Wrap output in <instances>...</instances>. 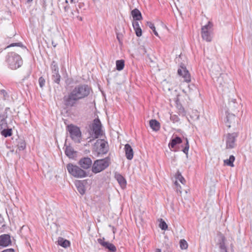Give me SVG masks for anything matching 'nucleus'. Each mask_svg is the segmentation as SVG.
<instances>
[{
    "mask_svg": "<svg viewBox=\"0 0 252 252\" xmlns=\"http://www.w3.org/2000/svg\"><path fill=\"white\" fill-rule=\"evenodd\" d=\"M9 109V108L6 107L3 113H0V131L2 130L3 128H5L7 127V123L6 121V119L7 118V112Z\"/></svg>",
    "mask_w": 252,
    "mask_h": 252,
    "instance_id": "9b49d317",
    "label": "nucleus"
},
{
    "mask_svg": "<svg viewBox=\"0 0 252 252\" xmlns=\"http://www.w3.org/2000/svg\"><path fill=\"white\" fill-rule=\"evenodd\" d=\"M26 144L25 140L19 139L17 144V147L19 151H23L26 148Z\"/></svg>",
    "mask_w": 252,
    "mask_h": 252,
    "instance_id": "cd10ccee",
    "label": "nucleus"
},
{
    "mask_svg": "<svg viewBox=\"0 0 252 252\" xmlns=\"http://www.w3.org/2000/svg\"><path fill=\"white\" fill-rule=\"evenodd\" d=\"M238 136V133L233 132L228 133L225 136L226 148L233 149L235 147L236 139Z\"/></svg>",
    "mask_w": 252,
    "mask_h": 252,
    "instance_id": "0eeeda50",
    "label": "nucleus"
},
{
    "mask_svg": "<svg viewBox=\"0 0 252 252\" xmlns=\"http://www.w3.org/2000/svg\"><path fill=\"white\" fill-rule=\"evenodd\" d=\"M135 34L138 37H140L142 35V32L141 28H137L134 29Z\"/></svg>",
    "mask_w": 252,
    "mask_h": 252,
    "instance_id": "37998d69",
    "label": "nucleus"
},
{
    "mask_svg": "<svg viewBox=\"0 0 252 252\" xmlns=\"http://www.w3.org/2000/svg\"><path fill=\"white\" fill-rule=\"evenodd\" d=\"M175 185L176 186V190L177 192H179L180 193H182L181 191V187L177 182V181H176L174 183Z\"/></svg>",
    "mask_w": 252,
    "mask_h": 252,
    "instance_id": "a19ab883",
    "label": "nucleus"
},
{
    "mask_svg": "<svg viewBox=\"0 0 252 252\" xmlns=\"http://www.w3.org/2000/svg\"><path fill=\"white\" fill-rule=\"evenodd\" d=\"M220 252H228L225 245V238L222 237L219 243Z\"/></svg>",
    "mask_w": 252,
    "mask_h": 252,
    "instance_id": "4be33fe9",
    "label": "nucleus"
},
{
    "mask_svg": "<svg viewBox=\"0 0 252 252\" xmlns=\"http://www.w3.org/2000/svg\"><path fill=\"white\" fill-rule=\"evenodd\" d=\"M226 76V75L225 74L223 73H220L219 77H217V82L221 86H223L224 84L225 83L224 81L223 80V79Z\"/></svg>",
    "mask_w": 252,
    "mask_h": 252,
    "instance_id": "c85d7f7f",
    "label": "nucleus"
},
{
    "mask_svg": "<svg viewBox=\"0 0 252 252\" xmlns=\"http://www.w3.org/2000/svg\"><path fill=\"white\" fill-rule=\"evenodd\" d=\"M180 247L182 250H186L188 248V244L186 240L182 239L180 241Z\"/></svg>",
    "mask_w": 252,
    "mask_h": 252,
    "instance_id": "72a5a7b5",
    "label": "nucleus"
},
{
    "mask_svg": "<svg viewBox=\"0 0 252 252\" xmlns=\"http://www.w3.org/2000/svg\"><path fill=\"white\" fill-rule=\"evenodd\" d=\"M92 130L94 133V138H97L101 134V124L99 119H95L92 124Z\"/></svg>",
    "mask_w": 252,
    "mask_h": 252,
    "instance_id": "9d476101",
    "label": "nucleus"
},
{
    "mask_svg": "<svg viewBox=\"0 0 252 252\" xmlns=\"http://www.w3.org/2000/svg\"><path fill=\"white\" fill-rule=\"evenodd\" d=\"M109 227L112 228V230H113V233H115L116 231V228H115L114 226H111V225H109Z\"/></svg>",
    "mask_w": 252,
    "mask_h": 252,
    "instance_id": "3c124183",
    "label": "nucleus"
},
{
    "mask_svg": "<svg viewBox=\"0 0 252 252\" xmlns=\"http://www.w3.org/2000/svg\"><path fill=\"white\" fill-rule=\"evenodd\" d=\"M66 168L69 174L74 177L83 178L87 176L86 172L77 165L69 163L66 165Z\"/></svg>",
    "mask_w": 252,
    "mask_h": 252,
    "instance_id": "39448f33",
    "label": "nucleus"
},
{
    "mask_svg": "<svg viewBox=\"0 0 252 252\" xmlns=\"http://www.w3.org/2000/svg\"><path fill=\"white\" fill-rule=\"evenodd\" d=\"M157 251H158L157 252H161L160 250H159V249H158Z\"/></svg>",
    "mask_w": 252,
    "mask_h": 252,
    "instance_id": "6e6d98bb",
    "label": "nucleus"
},
{
    "mask_svg": "<svg viewBox=\"0 0 252 252\" xmlns=\"http://www.w3.org/2000/svg\"><path fill=\"white\" fill-rule=\"evenodd\" d=\"M2 252H15L13 249H8L3 251Z\"/></svg>",
    "mask_w": 252,
    "mask_h": 252,
    "instance_id": "8fccbe9b",
    "label": "nucleus"
},
{
    "mask_svg": "<svg viewBox=\"0 0 252 252\" xmlns=\"http://www.w3.org/2000/svg\"><path fill=\"white\" fill-rule=\"evenodd\" d=\"M110 164V159L109 157L96 160L93 165L92 172L94 173H99L107 168Z\"/></svg>",
    "mask_w": 252,
    "mask_h": 252,
    "instance_id": "7ed1b4c3",
    "label": "nucleus"
},
{
    "mask_svg": "<svg viewBox=\"0 0 252 252\" xmlns=\"http://www.w3.org/2000/svg\"><path fill=\"white\" fill-rule=\"evenodd\" d=\"M92 91L91 88L87 84L77 85L63 96V103L66 108L73 107L79 100L88 97Z\"/></svg>",
    "mask_w": 252,
    "mask_h": 252,
    "instance_id": "f257e3e1",
    "label": "nucleus"
},
{
    "mask_svg": "<svg viewBox=\"0 0 252 252\" xmlns=\"http://www.w3.org/2000/svg\"><path fill=\"white\" fill-rule=\"evenodd\" d=\"M235 100H236L235 99H234V100L232 101H233V103H235Z\"/></svg>",
    "mask_w": 252,
    "mask_h": 252,
    "instance_id": "4d7b16f0",
    "label": "nucleus"
},
{
    "mask_svg": "<svg viewBox=\"0 0 252 252\" xmlns=\"http://www.w3.org/2000/svg\"><path fill=\"white\" fill-rule=\"evenodd\" d=\"M78 2V0H65V3H68L70 2L71 4H75Z\"/></svg>",
    "mask_w": 252,
    "mask_h": 252,
    "instance_id": "de8ad7c7",
    "label": "nucleus"
},
{
    "mask_svg": "<svg viewBox=\"0 0 252 252\" xmlns=\"http://www.w3.org/2000/svg\"><path fill=\"white\" fill-rule=\"evenodd\" d=\"M0 94L2 96V99L3 100L8 99L9 98V94L5 90H1L0 91Z\"/></svg>",
    "mask_w": 252,
    "mask_h": 252,
    "instance_id": "c9c22d12",
    "label": "nucleus"
},
{
    "mask_svg": "<svg viewBox=\"0 0 252 252\" xmlns=\"http://www.w3.org/2000/svg\"><path fill=\"white\" fill-rule=\"evenodd\" d=\"M6 62L9 67L12 70L19 68L23 64L21 57L14 52L9 53L7 55Z\"/></svg>",
    "mask_w": 252,
    "mask_h": 252,
    "instance_id": "f03ea898",
    "label": "nucleus"
},
{
    "mask_svg": "<svg viewBox=\"0 0 252 252\" xmlns=\"http://www.w3.org/2000/svg\"><path fill=\"white\" fill-rule=\"evenodd\" d=\"M213 24L208 22V24L201 28V36L202 38L207 42H210L212 39Z\"/></svg>",
    "mask_w": 252,
    "mask_h": 252,
    "instance_id": "423d86ee",
    "label": "nucleus"
},
{
    "mask_svg": "<svg viewBox=\"0 0 252 252\" xmlns=\"http://www.w3.org/2000/svg\"><path fill=\"white\" fill-rule=\"evenodd\" d=\"M182 142L181 138L178 136L175 137L171 140L169 143V147L170 149L174 148L175 146L178 144H180Z\"/></svg>",
    "mask_w": 252,
    "mask_h": 252,
    "instance_id": "f3484780",
    "label": "nucleus"
},
{
    "mask_svg": "<svg viewBox=\"0 0 252 252\" xmlns=\"http://www.w3.org/2000/svg\"><path fill=\"white\" fill-rule=\"evenodd\" d=\"M95 145L97 147L98 154H105L107 153L108 151V143L104 140H97Z\"/></svg>",
    "mask_w": 252,
    "mask_h": 252,
    "instance_id": "6e6552de",
    "label": "nucleus"
},
{
    "mask_svg": "<svg viewBox=\"0 0 252 252\" xmlns=\"http://www.w3.org/2000/svg\"><path fill=\"white\" fill-rule=\"evenodd\" d=\"M115 178L122 188L124 189L126 187V180L121 174L119 173H116L115 175Z\"/></svg>",
    "mask_w": 252,
    "mask_h": 252,
    "instance_id": "2eb2a0df",
    "label": "nucleus"
},
{
    "mask_svg": "<svg viewBox=\"0 0 252 252\" xmlns=\"http://www.w3.org/2000/svg\"><path fill=\"white\" fill-rule=\"evenodd\" d=\"M147 25L149 27V28L151 29L152 30L155 35H156L157 36H158V34L156 30V28L155 27L154 24L151 22H147Z\"/></svg>",
    "mask_w": 252,
    "mask_h": 252,
    "instance_id": "473e14b6",
    "label": "nucleus"
},
{
    "mask_svg": "<svg viewBox=\"0 0 252 252\" xmlns=\"http://www.w3.org/2000/svg\"><path fill=\"white\" fill-rule=\"evenodd\" d=\"M107 249H108L110 252H116L117 251L116 247L113 244L110 243Z\"/></svg>",
    "mask_w": 252,
    "mask_h": 252,
    "instance_id": "4c0bfd02",
    "label": "nucleus"
},
{
    "mask_svg": "<svg viewBox=\"0 0 252 252\" xmlns=\"http://www.w3.org/2000/svg\"><path fill=\"white\" fill-rule=\"evenodd\" d=\"M76 186L79 192L82 195L84 194L85 192V189L83 184L81 182H78L76 184Z\"/></svg>",
    "mask_w": 252,
    "mask_h": 252,
    "instance_id": "a878e982",
    "label": "nucleus"
},
{
    "mask_svg": "<svg viewBox=\"0 0 252 252\" xmlns=\"http://www.w3.org/2000/svg\"><path fill=\"white\" fill-rule=\"evenodd\" d=\"M170 120L174 123L178 122L180 120L179 117L176 115H170Z\"/></svg>",
    "mask_w": 252,
    "mask_h": 252,
    "instance_id": "58836bf2",
    "label": "nucleus"
},
{
    "mask_svg": "<svg viewBox=\"0 0 252 252\" xmlns=\"http://www.w3.org/2000/svg\"><path fill=\"white\" fill-rule=\"evenodd\" d=\"M66 130L69 133L70 138L75 143L81 142L82 133L79 127L70 124L67 126Z\"/></svg>",
    "mask_w": 252,
    "mask_h": 252,
    "instance_id": "20e7f679",
    "label": "nucleus"
},
{
    "mask_svg": "<svg viewBox=\"0 0 252 252\" xmlns=\"http://www.w3.org/2000/svg\"><path fill=\"white\" fill-rule=\"evenodd\" d=\"M104 238H99L97 239V242L100 245H101L102 246H103V247L107 249L110 243L108 242H105L104 241Z\"/></svg>",
    "mask_w": 252,
    "mask_h": 252,
    "instance_id": "2f4dec72",
    "label": "nucleus"
},
{
    "mask_svg": "<svg viewBox=\"0 0 252 252\" xmlns=\"http://www.w3.org/2000/svg\"><path fill=\"white\" fill-rule=\"evenodd\" d=\"M38 83L40 88H43L45 85V80L43 77H40L38 79Z\"/></svg>",
    "mask_w": 252,
    "mask_h": 252,
    "instance_id": "ea45409f",
    "label": "nucleus"
},
{
    "mask_svg": "<svg viewBox=\"0 0 252 252\" xmlns=\"http://www.w3.org/2000/svg\"><path fill=\"white\" fill-rule=\"evenodd\" d=\"M14 46L22 47L23 44L21 42L13 43H11V44H10L7 47L9 48V47H14Z\"/></svg>",
    "mask_w": 252,
    "mask_h": 252,
    "instance_id": "c03bdc74",
    "label": "nucleus"
},
{
    "mask_svg": "<svg viewBox=\"0 0 252 252\" xmlns=\"http://www.w3.org/2000/svg\"><path fill=\"white\" fill-rule=\"evenodd\" d=\"M117 38L120 44H122L123 35L122 34L117 33Z\"/></svg>",
    "mask_w": 252,
    "mask_h": 252,
    "instance_id": "49530a36",
    "label": "nucleus"
},
{
    "mask_svg": "<svg viewBox=\"0 0 252 252\" xmlns=\"http://www.w3.org/2000/svg\"><path fill=\"white\" fill-rule=\"evenodd\" d=\"M132 26L134 30L137 28H140L138 22L137 21H134L132 23Z\"/></svg>",
    "mask_w": 252,
    "mask_h": 252,
    "instance_id": "a18cd8bd",
    "label": "nucleus"
},
{
    "mask_svg": "<svg viewBox=\"0 0 252 252\" xmlns=\"http://www.w3.org/2000/svg\"><path fill=\"white\" fill-rule=\"evenodd\" d=\"M159 227L163 230H165L168 227L166 223L162 219L160 220Z\"/></svg>",
    "mask_w": 252,
    "mask_h": 252,
    "instance_id": "f704fd0d",
    "label": "nucleus"
},
{
    "mask_svg": "<svg viewBox=\"0 0 252 252\" xmlns=\"http://www.w3.org/2000/svg\"><path fill=\"white\" fill-rule=\"evenodd\" d=\"M131 15L134 21H140L142 19L141 13L137 8H135L131 11Z\"/></svg>",
    "mask_w": 252,
    "mask_h": 252,
    "instance_id": "dca6fc26",
    "label": "nucleus"
},
{
    "mask_svg": "<svg viewBox=\"0 0 252 252\" xmlns=\"http://www.w3.org/2000/svg\"><path fill=\"white\" fill-rule=\"evenodd\" d=\"M82 4L81 3H79L78 4V7L81 8L82 7Z\"/></svg>",
    "mask_w": 252,
    "mask_h": 252,
    "instance_id": "864d4df0",
    "label": "nucleus"
},
{
    "mask_svg": "<svg viewBox=\"0 0 252 252\" xmlns=\"http://www.w3.org/2000/svg\"><path fill=\"white\" fill-rule=\"evenodd\" d=\"M175 178L177 180L179 181L182 184H185L186 183V180L185 178L182 176L181 173L178 171L175 175Z\"/></svg>",
    "mask_w": 252,
    "mask_h": 252,
    "instance_id": "c756f323",
    "label": "nucleus"
},
{
    "mask_svg": "<svg viewBox=\"0 0 252 252\" xmlns=\"http://www.w3.org/2000/svg\"><path fill=\"white\" fill-rule=\"evenodd\" d=\"M235 157L233 155H231L229 157V159H227L224 160V163L225 164H226L228 166L230 167H234L233 162L235 160Z\"/></svg>",
    "mask_w": 252,
    "mask_h": 252,
    "instance_id": "b1692460",
    "label": "nucleus"
},
{
    "mask_svg": "<svg viewBox=\"0 0 252 252\" xmlns=\"http://www.w3.org/2000/svg\"><path fill=\"white\" fill-rule=\"evenodd\" d=\"M227 124V126L229 128L231 127L230 124L235 123V116L232 114H228L226 116Z\"/></svg>",
    "mask_w": 252,
    "mask_h": 252,
    "instance_id": "aec40b11",
    "label": "nucleus"
},
{
    "mask_svg": "<svg viewBox=\"0 0 252 252\" xmlns=\"http://www.w3.org/2000/svg\"><path fill=\"white\" fill-rule=\"evenodd\" d=\"M70 9V6L68 3H65V5L63 6V9L65 12H67Z\"/></svg>",
    "mask_w": 252,
    "mask_h": 252,
    "instance_id": "09e8293b",
    "label": "nucleus"
},
{
    "mask_svg": "<svg viewBox=\"0 0 252 252\" xmlns=\"http://www.w3.org/2000/svg\"><path fill=\"white\" fill-rule=\"evenodd\" d=\"M189 147V146L188 140L187 138H186V145H185L184 148L182 150V151L185 154H186L187 155L188 154Z\"/></svg>",
    "mask_w": 252,
    "mask_h": 252,
    "instance_id": "e433bc0d",
    "label": "nucleus"
},
{
    "mask_svg": "<svg viewBox=\"0 0 252 252\" xmlns=\"http://www.w3.org/2000/svg\"><path fill=\"white\" fill-rule=\"evenodd\" d=\"M178 74L184 79L185 82L189 83L190 81V75L183 63H181L180 68L178 69Z\"/></svg>",
    "mask_w": 252,
    "mask_h": 252,
    "instance_id": "1a4fd4ad",
    "label": "nucleus"
},
{
    "mask_svg": "<svg viewBox=\"0 0 252 252\" xmlns=\"http://www.w3.org/2000/svg\"><path fill=\"white\" fill-rule=\"evenodd\" d=\"M0 132H1L2 135L5 137L10 136L12 134V129L7 128V127L3 128V129L1 130Z\"/></svg>",
    "mask_w": 252,
    "mask_h": 252,
    "instance_id": "5701e85b",
    "label": "nucleus"
},
{
    "mask_svg": "<svg viewBox=\"0 0 252 252\" xmlns=\"http://www.w3.org/2000/svg\"><path fill=\"white\" fill-rule=\"evenodd\" d=\"M10 236L7 234L0 235V246L3 247H7L11 245Z\"/></svg>",
    "mask_w": 252,
    "mask_h": 252,
    "instance_id": "f8f14e48",
    "label": "nucleus"
},
{
    "mask_svg": "<svg viewBox=\"0 0 252 252\" xmlns=\"http://www.w3.org/2000/svg\"><path fill=\"white\" fill-rule=\"evenodd\" d=\"M178 110H179V113L181 115H185V111L184 110V108H183V107L182 106V105H178Z\"/></svg>",
    "mask_w": 252,
    "mask_h": 252,
    "instance_id": "79ce46f5",
    "label": "nucleus"
},
{
    "mask_svg": "<svg viewBox=\"0 0 252 252\" xmlns=\"http://www.w3.org/2000/svg\"><path fill=\"white\" fill-rule=\"evenodd\" d=\"M65 155L69 158H72L74 156V151L73 149L71 147H66L65 150Z\"/></svg>",
    "mask_w": 252,
    "mask_h": 252,
    "instance_id": "393cba45",
    "label": "nucleus"
},
{
    "mask_svg": "<svg viewBox=\"0 0 252 252\" xmlns=\"http://www.w3.org/2000/svg\"><path fill=\"white\" fill-rule=\"evenodd\" d=\"M79 164L82 168L87 169L91 166L92 161L90 158L85 157L79 160Z\"/></svg>",
    "mask_w": 252,
    "mask_h": 252,
    "instance_id": "ddd939ff",
    "label": "nucleus"
},
{
    "mask_svg": "<svg viewBox=\"0 0 252 252\" xmlns=\"http://www.w3.org/2000/svg\"><path fill=\"white\" fill-rule=\"evenodd\" d=\"M125 151L126 158L128 160H131L133 157V151L130 145L126 144L125 146Z\"/></svg>",
    "mask_w": 252,
    "mask_h": 252,
    "instance_id": "4468645a",
    "label": "nucleus"
},
{
    "mask_svg": "<svg viewBox=\"0 0 252 252\" xmlns=\"http://www.w3.org/2000/svg\"><path fill=\"white\" fill-rule=\"evenodd\" d=\"M116 69L119 71L123 69L125 66V61L123 60H117L116 63Z\"/></svg>",
    "mask_w": 252,
    "mask_h": 252,
    "instance_id": "bb28decb",
    "label": "nucleus"
},
{
    "mask_svg": "<svg viewBox=\"0 0 252 252\" xmlns=\"http://www.w3.org/2000/svg\"><path fill=\"white\" fill-rule=\"evenodd\" d=\"M57 242L59 245L64 248L68 247L70 245V243L68 240L64 239L62 237H59Z\"/></svg>",
    "mask_w": 252,
    "mask_h": 252,
    "instance_id": "6ab92c4d",
    "label": "nucleus"
},
{
    "mask_svg": "<svg viewBox=\"0 0 252 252\" xmlns=\"http://www.w3.org/2000/svg\"><path fill=\"white\" fill-rule=\"evenodd\" d=\"M61 76L59 72L52 73V79L55 83L60 84Z\"/></svg>",
    "mask_w": 252,
    "mask_h": 252,
    "instance_id": "412c9836",
    "label": "nucleus"
},
{
    "mask_svg": "<svg viewBox=\"0 0 252 252\" xmlns=\"http://www.w3.org/2000/svg\"><path fill=\"white\" fill-rule=\"evenodd\" d=\"M149 124L151 128L155 131H158L160 128L159 123L155 119H152L150 121Z\"/></svg>",
    "mask_w": 252,
    "mask_h": 252,
    "instance_id": "a211bd4d",
    "label": "nucleus"
},
{
    "mask_svg": "<svg viewBox=\"0 0 252 252\" xmlns=\"http://www.w3.org/2000/svg\"><path fill=\"white\" fill-rule=\"evenodd\" d=\"M50 68L52 71V73H55L56 72H59V67L58 63L55 61H52L50 66Z\"/></svg>",
    "mask_w": 252,
    "mask_h": 252,
    "instance_id": "7c9ffc66",
    "label": "nucleus"
},
{
    "mask_svg": "<svg viewBox=\"0 0 252 252\" xmlns=\"http://www.w3.org/2000/svg\"><path fill=\"white\" fill-rule=\"evenodd\" d=\"M52 44L53 46L54 47H56V46H57V44H55V43L54 42V41H52Z\"/></svg>",
    "mask_w": 252,
    "mask_h": 252,
    "instance_id": "603ef678",
    "label": "nucleus"
},
{
    "mask_svg": "<svg viewBox=\"0 0 252 252\" xmlns=\"http://www.w3.org/2000/svg\"><path fill=\"white\" fill-rule=\"evenodd\" d=\"M33 0H26L27 2H30L31 1H32Z\"/></svg>",
    "mask_w": 252,
    "mask_h": 252,
    "instance_id": "5fc2aeb1",
    "label": "nucleus"
},
{
    "mask_svg": "<svg viewBox=\"0 0 252 252\" xmlns=\"http://www.w3.org/2000/svg\"><path fill=\"white\" fill-rule=\"evenodd\" d=\"M189 88H190V86L189 85Z\"/></svg>",
    "mask_w": 252,
    "mask_h": 252,
    "instance_id": "13d9d810",
    "label": "nucleus"
}]
</instances>
